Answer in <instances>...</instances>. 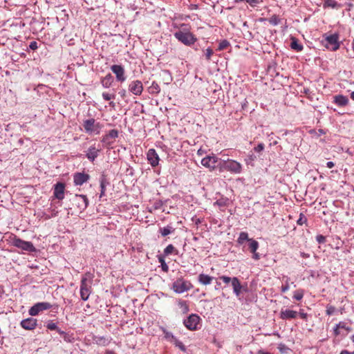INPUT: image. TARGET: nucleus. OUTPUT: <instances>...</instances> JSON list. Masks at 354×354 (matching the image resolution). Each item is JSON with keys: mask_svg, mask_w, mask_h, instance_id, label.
<instances>
[{"mask_svg": "<svg viewBox=\"0 0 354 354\" xmlns=\"http://www.w3.org/2000/svg\"><path fill=\"white\" fill-rule=\"evenodd\" d=\"M229 205L230 200L226 197H221L214 203V205L218 206L221 211H224Z\"/></svg>", "mask_w": 354, "mask_h": 354, "instance_id": "5701e85b", "label": "nucleus"}, {"mask_svg": "<svg viewBox=\"0 0 354 354\" xmlns=\"http://www.w3.org/2000/svg\"><path fill=\"white\" fill-rule=\"evenodd\" d=\"M143 84L140 80L131 81L128 86L129 91L135 95H140L143 92Z\"/></svg>", "mask_w": 354, "mask_h": 354, "instance_id": "ddd939ff", "label": "nucleus"}, {"mask_svg": "<svg viewBox=\"0 0 354 354\" xmlns=\"http://www.w3.org/2000/svg\"><path fill=\"white\" fill-rule=\"evenodd\" d=\"M159 231L162 236H166L171 234L174 231V229L171 226L167 225V227L160 228Z\"/></svg>", "mask_w": 354, "mask_h": 354, "instance_id": "473e14b6", "label": "nucleus"}, {"mask_svg": "<svg viewBox=\"0 0 354 354\" xmlns=\"http://www.w3.org/2000/svg\"><path fill=\"white\" fill-rule=\"evenodd\" d=\"M297 312L295 310L286 309L285 310L281 311L280 317L282 319H294L297 316Z\"/></svg>", "mask_w": 354, "mask_h": 354, "instance_id": "4be33fe9", "label": "nucleus"}, {"mask_svg": "<svg viewBox=\"0 0 354 354\" xmlns=\"http://www.w3.org/2000/svg\"><path fill=\"white\" fill-rule=\"evenodd\" d=\"M93 274L89 272L85 273L80 282V297L83 301L88 300L91 293V284L93 283Z\"/></svg>", "mask_w": 354, "mask_h": 354, "instance_id": "f03ea898", "label": "nucleus"}, {"mask_svg": "<svg viewBox=\"0 0 354 354\" xmlns=\"http://www.w3.org/2000/svg\"><path fill=\"white\" fill-rule=\"evenodd\" d=\"M339 354H350V351H347V350H343L340 352Z\"/></svg>", "mask_w": 354, "mask_h": 354, "instance_id": "0e129e2a", "label": "nucleus"}, {"mask_svg": "<svg viewBox=\"0 0 354 354\" xmlns=\"http://www.w3.org/2000/svg\"><path fill=\"white\" fill-rule=\"evenodd\" d=\"M290 47L292 50H295L297 52H300L303 50L304 46L301 44H300L297 39L295 37L291 38Z\"/></svg>", "mask_w": 354, "mask_h": 354, "instance_id": "bb28decb", "label": "nucleus"}, {"mask_svg": "<svg viewBox=\"0 0 354 354\" xmlns=\"http://www.w3.org/2000/svg\"><path fill=\"white\" fill-rule=\"evenodd\" d=\"M213 279V277H210L207 274H205L203 273L200 274L198 277V282L205 286L210 284Z\"/></svg>", "mask_w": 354, "mask_h": 354, "instance_id": "a878e982", "label": "nucleus"}, {"mask_svg": "<svg viewBox=\"0 0 354 354\" xmlns=\"http://www.w3.org/2000/svg\"><path fill=\"white\" fill-rule=\"evenodd\" d=\"M306 221V218L302 214L300 215L299 218L297 220L298 225H303Z\"/></svg>", "mask_w": 354, "mask_h": 354, "instance_id": "603ef678", "label": "nucleus"}, {"mask_svg": "<svg viewBox=\"0 0 354 354\" xmlns=\"http://www.w3.org/2000/svg\"><path fill=\"white\" fill-rule=\"evenodd\" d=\"M334 165H335V164L332 161H329V162H326V167H328V168H332V167H334Z\"/></svg>", "mask_w": 354, "mask_h": 354, "instance_id": "4d7b16f0", "label": "nucleus"}, {"mask_svg": "<svg viewBox=\"0 0 354 354\" xmlns=\"http://www.w3.org/2000/svg\"><path fill=\"white\" fill-rule=\"evenodd\" d=\"M230 46V42L226 40L223 39L218 44V50H223L226 49Z\"/></svg>", "mask_w": 354, "mask_h": 354, "instance_id": "4c0bfd02", "label": "nucleus"}, {"mask_svg": "<svg viewBox=\"0 0 354 354\" xmlns=\"http://www.w3.org/2000/svg\"><path fill=\"white\" fill-rule=\"evenodd\" d=\"M270 23L273 25H277L278 24V20L277 17L272 18L270 19Z\"/></svg>", "mask_w": 354, "mask_h": 354, "instance_id": "6e6d98bb", "label": "nucleus"}, {"mask_svg": "<svg viewBox=\"0 0 354 354\" xmlns=\"http://www.w3.org/2000/svg\"><path fill=\"white\" fill-rule=\"evenodd\" d=\"M257 354H272L269 352H266L264 351L263 350H259L258 352H257Z\"/></svg>", "mask_w": 354, "mask_h": 354, "instance_id": "680f3d73", "label": "nucleus"}, {"mask_svg": "<svg viewBox=\"0 0 354 354\" xmlns=\"http://www.w3.org/2000/svg\"><path fill=\"white\" fill-rule=\"evenodd\" d=\"M149 93L152 95H157L160 92V88L158 84L153 81L148 88Z\"/></svg>", "mask_w": 354, "mask_h": 354, "instance_id": "c85d7f7f", "label": "nucleus"}, {"mask_svg": "<svg viewBox=\"0 0 354 354\" xmlns=\"http://www.w3.org/2000/svg\"><path fill=\"white\" fill-rule=\"evenodd\" d=\"M304 291L302 289H299L294 292L293 294V299H296L297 301H300L304 297Z\"/></svg>", "mask_w": 354, "mask_h": 354, "instance_id": "e433bc0d", "label": "nucleus"}, {"mask_svg": "<svg viewBox=\"0 0 354 354\" xmlns=\"http://www.w3.org/2000/svg\"><path fill=\"white\" fill-rule=\"evenodd\" d=\"M159 261L161 263V268L164 272H167L169 270L168 266L162 258H159Z\"/></svg>", "mask_w": 354, "mask_h": 354, "instance_id": "c03bdc74", "label": "nucleus"}, {"mask_svg": "<svg viewBox=\"0 0 354 354\" xmlns=\"http://www.w3.org/2000/svg\"><path fill=\"white\" fill-rule=\"evenodd\" d=\"M218 158L215 155L207 156L201 160V165L208 168L210 171H214L216 167Z\"/></svg>", "mask_w": 354, "mask_h": 354, "instance_id": "f8f14e48", "label": "nucleus"}, {"mask_svg": "<svg viewBox=\"0 0 354 354\" xmlns=\"http://www.w3.org/2000/svg\"><path fill=\"white\" fill-rule=\"evenodd\" d=\"M47 328L50 330H57V325L53 322H50L47 324V326H46Z\"/></svg>", "mask_w": 354, "mask_h": 354, "instance_id": "a18cd8bd", "label": "nucleus"}, {"mask_svg": "<svg viewBox=\"0 0 354 354\" xmlns=\"http://www.w3.org/2000/svg\"><path fill=\"white\" fill-rule=\"evenodd\" d=\"M95 343L100 346H106L109 344L110 339L102 336H95L93 338Z\"/></svg>", "mask_w": 354, "mask_h": 354, "instance_id": "c756f323", "label": "nucleus"}, {"mask_svg": "<svg viewBox=\"0 0 354 354\" xmlns=\"http://www.w3.org/2000/svg\"><path fill=\"white\" fill-rule=\"evenodd\" d=\"M73 201L80 211L86 209L88 205V200L86 196L83 194H75Z\"/></svg>", "mask_w": 354, "mask_h": 354, "instance_id": "dca6fc26", "label": "nucleus"}, {"mask_svg": "<svg viewBox=\"0 0 354 354\" xmlns=\"http://www.w3.org/2000/svg\"><path fill=\"white\" fill-rule=\"evenodd\" d=\"M21 326L25 330H33L37 325V320L32 317L23 319L20 323Z\"/></svg>", "mask_w": 354, "mask_h": 354, "instance_id": "aec40b11", "label": "nucleus"}, {"mask_svg": "<svg viewBox=\"0 0 354 354\" xmlns=\"http://www.w3.org/2000/svg\"><path fill=\"white\" fill-rule=\"evenodd\" d=\"M337 328H344V329H346L347 330H349L350 328L346 326V323L343 322H339L337 324Z\"/></svg>", "mask_w": 354, "mask_h": 354, "instance_id": "3c124183", "label": "nucleus"}, {"mask_svg": "<svg viewBox=\"0 0 354 354\" xmlns=\"http://www.w3.org/2000/svg\"><path fill=\"white\" fill-rule=\"evenodd\" d=\"M247 2L249 3L250 5H254L258 3V0H247Z\"/></svg>", "mask_w": 354, "mask_h": 354, "instance_id": "052dcab7", "label": "nucleus"}, {"mask_svg": "<svg viewBox=\"0 0 354 354\" xmlns=\"http://www.w3.org/2000/svg\"><path fill=\"white\" fill-rule=\"evenodd\" d=\"M113 77L111 75V73H108L105 77H102L101 79V84L102 86L105 88H110L113 82Z\"/></svg>", "mask_w": 354, "mask_h": 354, "instance_id": "b1692460", "label": "nucleus"}, {"mask_svg": "<svg viewBox=\"0 0 354 354\" xmlns=\"http://www.w3.org/2000/svg\"><path fill=\"white\" fill-rule=\"evenodd\" d=\"M334 333L335 336H337L340 334L339 328H337V324L335 325L334 329H333Z\"/></svg>", "mask_w": 354, "mask_h": 354, "instance_id": "5fc2aeb1", "label": "nucleus"}, {"mask_svg": "<svg viewBox=\"0 0 354 354\" xmlns=\"http://www.w3.org/2000/svg\"><path fill=\"white\" fill-rule=\"evenodd\" d=\"M191 287V283L183 279H178L172 284L173 290L178 294L183 293L184 292L189 290Z\"/></svg>", "mask_w": 354, "mask_h": 354, "instance_id": "6e6552de", "label": "nucleus"}, {"mask_svg": "<svg viewBox=\"0 0 354 354\" xmlns=\"http://www.w3.org/2000/svg\"><path fill=\"white\" fill-rule=\"evenodd\" d=\"M100 197L102 198L105 196L106 187L109 185V182L104 176H102L100 180Z\"/></svg>", "mask_w": 354, "mask_h": 354, "instance_id": "cd10ccee", "label": "nucleus"}, {"mask_svg": "<svg viewBox=\"0 0 354 354\" xmlns=\"http://www.w3.org/2000/svg\"><path fill=\"white\" fill-rule=\"evenodd\" d=\"M351 338L352 342L354 343V335H353Z\"/></svg>", "mask_w": 354, "mask_h": 354, "instance_id": "774afa93", "label": "nucleus"}, {"mask_svg": "<svg viewBox=\"0 0 354 354\" xmlns=\"http://www.w3.org/2000/svg\"><path fill=\"white\" fill-rule=\"evenodd\" d=\"M316 240L319 243H324L326 241V237L319 234L316 236Z\"/></svg>", "mask_w": 354, "mask_h": 354, "instance_id": "8fccbe9b", "label": "nucleus"}, {"mask_svg": "<svg viewBox=\"0 0 354 354\" xmlns=\"http://www.w3.org/2000/svg\"><path fill=\"white\" fill-rule=\"evenodd\" d=\"M100 151H101V149H97L95 147V145H93L90 146L89 148L88 149L86 153V157L91 162H93L98 156Z\"/></svg>", "mask_w": 354, "mask_h": 354, "instance_id": "412c9836", "label": "nucleus"}, {"mask_svg": "<svg viewBox=\"0 0 354 354\" xmlns=\"http://www.w3.org/2000/svg\"><path fill=\"white\" fill-rule=\"evenodd\" d=\"M173 252H175L176 254H178V250H176L174 245L171 244L168 245L164 250V254L166 256H168Z\"/></svg>", "mask_w": 354, "mask_h": 354, "instance_id": "f704fd0d", "label": "nucleus"}, {"mask_svg": "<svg viewBox=\"0 0 354 354\" xmlns=\"http://www.w3.org/2000/svg\"><path fill=\"white\" fill-rule=\"evenodd\" d=\"M163 205H164V202L162 201H161V200L156 201L153 203V204L151 207V209L149 211L151 212L153 210L162 209Z\"/></svg>", "mask_w": 354, "mask_h": 354, "instance_id": "c9c22d12", "label": "nucleus"}, {"mask_svg": "<svg viewBox=\"0 0 354 354\" xmlns=\"http://www.w3.org/2000/svg\"><path fill=\"white\" fill-rule=\"evenodd\" d=\"M163 333L165 334V338L171 342L173 341V338H175L176 337L173 335V334L171 332H169L166 330L165 329H163Z\"/></svg>", "mask_w": 354, "mask_h": 354, "instance_id": "a19ab883", "label": "nucleus"}, {"mask_svg": "<svg viewBox=\"0 0 354 354\" xmlns=\"http://www.w3.org/2000/svg\"><path fill=\"white\" fill-rule=\"evenodd\" d=\"M334 102L339 106H344L348 103V99L344 95H337L334 97Z\"/></svg>", "mask_w": 354, "mask_h": 354, "instance_id": "393cba45", "label": "nucleus"}, {"mask_svg": "<svg viewBox=\"0 0 354 354\" xmlns=\"http://www.w3.org/2000/svg\"><path fill=\"white\" fill-rule=\"evenodd\" d=\"M102 95L103 99L106 101H109L112 99H114L115 97V95L114 94L111 95L107 93H102Z\"/></svg>", "mask_w": 354, "mask_h": 354, "instance_id": "37998d69", "label": "nucleus"}, {"mask_svg": "<svg viewBox=\"0 0 354 354\" xmlns=\"http://www.w3.org/2000/svg\"><path fill=\"white\" fill-rule=\"evenodd\" d=\"M245 241L248 242V249L252 254V259L254 260H259L261 258L260 254L257 252L259 247V242L253 239L248 237V234L245 232H241L237 239V243L239 245H243Z\"/></svg>", "mask_w": 354, "mask_h": 354, "instance_id": "f257e3e1", "label": "nucleus"}, {"mask_svg": "<svg viewBox=\"0 0 354 354\" xmlns=\"http://www.w3.org/2000/svg\"><path fill=\"white\" fill-rule=\"evenodd\" d=\"M7 241L10 245L24 251L30 252H34L36 251V248L31 242L24 241L14 234H10Z\"/></svg>", "mask_w": 354, "mask_h": 354, "instance_id": "7ed1b4c3", "label": "nucleus"}, {"mask_svg": "<svg viewBox=\"0 0 354 354\" xmlns=\"http://www.w3.org/2000/svg\"><path fill=\"white\" fill-rule=\"evenodd\" d=\"M178 306L181 310L182 313L185 314L189 312V308L187 304V302L185 300L179 299L178 301Z\"/></svg>", "mask_w": 354, "mask_h": 354, "instance_id": "2f4dec72", "label": "nucleus"}, {"mask_svg": "<svg viewBox=\"0 0 354 354\" xmlns=\"http://www.w3.org/2000/svg\"><path fill=\"white\" fill-rule=\"evenodd\" d=\"M176 347H178L180 351L185 352L186 347L176 337L173 338V341L171 342Z\"/></svg>", "mask_w": 354, "mask_h": 354, "instance_id": "72a5a7b5", "label": "nucleus"}, {"mask_svg": "<svg viewBox=\"0 0 354 354\" xmlns=\"http://www.w3.org/2000/svg\"><path fill=\"white\" fill-rule=\"evenodd\" d=\"M324 46L330 50L335 51L339 48V35L332 34L326 37L324 40Z\"/></svg>", "mask_w": 354, "mask_h": 354, "instance_id": "423d86ee", "label": "nucleus"}, {"mask_svg": "<svg viewBox=\"0 0 354 354\" xmlns=\"http://www.w3.org/2000/svg\"><path fill=\"white\" fill-rule=\"evenodd\" d=\"M65 185L59 182L54 185L53 194L58 200H62L64 198Z\"/></svg>", "mask_w": 354, "mask_h": 354, "instance_id": "6ab92c4d", "label": "nucleus"}, {"mask_svg": "<svg viewBox=\"0 0 354 354\" xmlns=\"http://www.w3.org/2000/svg\"><path fill=\"white\" fill-rule=\"evenodd\" d=\"M324 8H331L333 9H337L340 8V5L335 1L333 0H326L323 4Z\"/></svg>", "mask_w": 354, "mask_h": 354, "instance_id": "7c9ffc66", "label": "nucleus"}, {"mask_svg": "<svg viewBox=\"0 0 354 354\" xmlns=\"http://www.w3.org/2000/svg\"><path fill=\"white\" fill-rule=\"evenodd\" d=\"M290 289V286L288 283V279H286L285 284L281 286V290L282 292H286Z\"/></svg>", "mask_w": 354, "mask_h": 354, "instance_id": "49530a36", "label": "nucleus"}, {"mask_svg": "<svg viewBox=\"0 0 354 354\" xmlns=\"http://www.w3.org/2000/svg\"><path fill=\"white\" fill-rule=\"evenodd\" d=\"M351 97L352 100H354V91H353L351 93Z\"/></svg>", "mask_w": 354, "mask_h": 354, "instance_id": "338daca9", "label": "nucleus"}, {"mask_svg": "<svg viewBox=\"0 0 354 354\" xmlns=\"http://www.w3.org/2000/svg\"><path fill=\"white\" fill-rule=\"evenodd\" d=\"M83 127L86 133H91L95 131L99 132V129H101V124L99 122H95L94 118H91L84 121Z\"/></svg>", "mask_w": 354, "mask_h": 354, "instance_id": "4468645a", "label": "nucleus"}, {"mask_svg": "<svg viewBox=\"0 0 354 354\" xmlns=\"http://www.w3.org/2000/svg\"><path fill=\"white\" fill-rule=\"evenodd\" d=\"M214 51L211 48H207L205 50H204V55L207 61H209L211 59V57L213 55Z\"/></svg>", "mask_w": 354, "mask_h": 354, "instance_id": "ea45409f", "label": "nucleus"}, {"mask_svg": "<svg viewBox=\"0 0 354 354\" xmlns=\"http://www.w3.org/2000/svg\"><path fill=\"white\" fill-rule=\"evenodd\" d=\"M29 48L31 49V50H35L38 48V44L37 41H32L29 44Z\"/></svg>", "mask_w": 354, "mask_h": 354, "instance_id": "09e8293b", "label": "nucleus"}, {"mask_svg": "<svg viewBox=\"0 0 354 354\" xmlns=\"http://www.w3.org/2000/svg\"><path fill=\"white\" fill-rule=\"evenodd\" d=\"M174 36L178 41L187 46H192L197 41L195 35L189 31L178 30L174 32Z\"/></svg>", "mask_w": 354, "mask_h": 354, "instance_id": "20e7f679", "label": "nucleus"}, {"mask_svg": "<svg viewBox=\"0 0 354 354\" xmlns=\"http://www.w3.org/2000/svg\"><path fill=\"white\" fill-rule=\"evenodd\" d=\"M203 150H202L201 149H200L198 151V155H201H201L203 154Z\"/></svg>", "mask_w": 354, "mask_h": 354, "instance_id": "69168bd1", "label": "nucleus"}, {"mask_svg": "<svg viewBox=\"0 0 354 354\" xmlns=\"http://www.w3.org/2000/svg\"><path fill=\"white\" fill-rule=\"evenodd\" d=\"M126 93H127V92H126V90H124V89H122V90H120V91H119V95H120L121 97H124L125 96V95H126Z\"/></svg>", "mask_w": 354, "mask_h": 354, "instance_id": "13d9d810", "label": "nucleus"}, {"mask_svg": "<svg viewBox=\"0 0 354 354\" xmlns=\"http://www.w3.org/2000/svg\"><path fill=\"white\" fill-rule=\"evenodd\" d=\"M223 167L225 169L233 174H241L242 171L241 164L234 160L227 159L224 161Z\"/></svg>", "mask_w": 354, "mask_h": 354, "instance_id": "9d476101", "label": "nucleus"}, {"mask_svg": "<svg viewBox=\"0 0 354 354\" xmlns=\"http://www.w3.org/2000/svg\"><path fill=\"white\" fill-rule=\"evenodd\" d=\"M111 71L115 75L118 82H124L127 77L125 71L122 65L114 64L111 66Z\"/></svg>", "mask_w": 354, "mask_h": 354, "instance_id": "2eb2a0df", "label": "nucleus"}, {"mask_svg": "<svg viewBox=\"0 0 354 354\" xmlns=\"http://www.w3.org/2000/svg\"><path fill=\"white\" fill-rule=\"evenodd\" d=\"M299 315H300V317L303 319H307V317H308V315L307 313L303 312V311H300L299 312Z\"/></svg>", "mask_w": 354, "mask_h": 354, "instance_id": "864d4df0", "label": "nucleus"}, {"mask_svg": "<svg viewBox=\"0 0 354 354\" xmlns=\"http://www.w3.org/2000/svg\"><path fill=\"white\" fill-rule=\"evenodd\" d=\"M90 178V176L84 172H77L73 175V183L75 185H82L86 183Z\"/></svg>", "mask_w": 354, "mask_h": 354, "instance_id": "a211bd4d", "label": "nucleus"}, {"mask_svg": "<svg viewBox=\"0 0 354 354\" xmlns=\"http://www.w3.org/2000/svg\"><path fill=\"white\" fill-rule=\"evenodd\" d=\"M264 144L263 143H259L257 147H255L254 148V150L256 151V152H261L262 151H263L264 149Z\"/></svg>", "mask_w": 354, "mask_h": 354, "instance_id": "de8ad7c7", "label": "nucleus"}, {"mask_svg": "<svg viewBox=\"0 0 354 354\" xmlns=\"http://www.w3.org/2000/svg\"><path fill=\"white\" fill-rule=\"evenodd\" d=\"M335 310H336V308L334 306L328 305L326 306V315H328L329 316L332 315L335 313Z\"/></svg>", "mask_w": 354, "mask_h": 354, "instance_id": "79ce46f5", "label": "nucleus"}, {"mask_svg": "<svg viewBox=\"0 0 354 354\" xmlns=\"http://www.w3.org/2000/svg\"><path fill=\"white\" fill-rule=\"evenodd\" d=\"M225 283H232L233 292L236 297H239L243 288L239 279L237 277H230L227 276H221L219 277Z\"/></svg>", "mask_w": 354, "mask_h": 354, "instance_id": "0eeeda50", "label": "nucleus"}, {"mask_svg": "<svg viewBox=\"0 0 354 354\" xmlns=\"http://www.w3.org/2000/svg\"><path fill=\"white\" fill-rule=\"evenodd\" d=\"M63 339L65 342L68 343H73L75 341V337L73 335L68 333H64Z\"/></svg>", "mask_w": 354, "mask_h": 354, "instance_id": "58836bf2", "label": "nucleus"}, {"mask_svg": "<svg viewBox=\"0 0 354 354\" xmlns=\"http://www.w3.org/2000/svg\"><path fill=\"white\" fill-rule=\"evenodd\" d=\"M201 319L196 314H191L183 322L185 326L189 330H196L198 329V325L200 324Z\"/></svg>", "mask_w": 354, "mask_h": 354, "instance_id": "1a4fd4ad", "label": "nucleus"}, {"mask_svg": "<svg viewBox=\"0 0 354 354\" xmlns=\"http://www.w3.org/2000/svg\"><path fill=\"white\" fill-rule=\"evenodd\" d=\"M52 306V304L48 302H38L28 310V313L31 316H37L39 313L48 310L51 308Z\"/></svg>", "mask_w": 354, "mask_h": 354, "instance_id": "9b49d317", "label": "nucleus"}, {"mask_svg": "<svg viewBox=\"0 0 354 354\" xmlns=\"http://www.w3.org/2000/svg\"><path fill=\"white\" fill-rule=\"evenodd\" d=\"M61 335H62V337L64 336V333H66V332L62 330L60 328H59L57 327V329L56 330Z\"/></svg>", "mask_w": 354, "mask_h": 354, "instance_id": "e2e57ef3", "label": "nucleus"}, {"mask_svg": "<svg viewBox=\"0 0 354 354\" xmlns=\"http://www.w3.org/2000/svg\"><path fill=\"white\" fill-rule=\"evenodd\" d=\"M148 162L152 167H155L159 164V156L154 149H150L147 153Z\"/></svg>", "mask_w": 354, "mask_h": 354, "instance_id": "f3484780", "label": "nucleus"}, {"mask_svg": "<svg viewBox=\"0 0 354 354\" xmlns=\"http://www.w3.org/2000/svg\"><path fill=\"white\" fill-rule=\"evenodd\" d=\"M164 74H165V75H167L168 76V77L167 78V81H169V82H167V84H168L170 81H171V75H169V73H168V71H164Z\"/></svg>", "mask_w": 354, "mask_h": 354, "instance_id": "bf43d9fd", "label": "nucleus"}, {"mask_svg": "<svg viewBox=\"0 0 354 354\" xmlns=\"http://www.w3.org/2000/svg\"><path fill=\"white\" fill-rule=\"evenodd\" d=\"M119 131L117 129H111L107 133L102 136L101 142L103 147L107 149H112V145L115 140L118 137Z\"/></svg>", "mask_w": 354, "mask_h": 354, "instance_id": "39448f33", "label": "nucleus"}]
</instances>
